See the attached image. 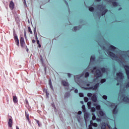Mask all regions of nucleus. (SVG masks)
Here are the masks:
<instances>
[{
  "instance_id": "obj_60",
  "label": "nucleus",
  "mask_w": 129,
  "mask_h": 129,
  "mask_svg": "<svg viewBox=\"0 0 129 129\" xmlns=\"http://www.w3.org/2000/svg\"><path fill=\"white\" fill-rule=\"evenodd\" d=\"M86 86H90V84H87Z\"/></svg>"
},
{
  "instance_id": "obj_4",
  "label": "nucleus",
  "mask_w": 129,
  "mask_h": 129,
  "mask_svg": "<svg viewBox=\"0 0 129 129\" xmlns=\"http://www.w3.org/2000/svg\"><path fill=\"white\" fill-rule=\"evenodd\" d=\"M116 75L118 78H119V79H123V74H122V73H117Z\"/></svg>"
},
{
  "instance_id": "obj_39",
  "label": "nucleus",
  "mask_w": 129,
  "mask_h": 129,
  "mask_svg": "<svg viewBox=\"0 0 129 129\" xmlns=\"http://www.w3.org/2000/svg\"><path fill=\"white\" fill-rule=\"evenodd\" d=\"M93 126H94L95 127H97L98 124L97 123H94L93 124H92Z\"/></svg>"
},
{
  "instance_id": "obj_54",
  "label": "nucleus",
  "mask_w": 129,
  "mask_h": 129,
  "mask_svg": "<svg viewBox=\"0 0 129 129\" xmlns=\"http://www.w3.org/2000/svg\"><path fill=\"white\" fill-rule=\"evenodd\" d=\"M68 77H71V74H68Z\"/></svg>"
},
{
  "instance_id": "obj_17",
  "label": "nucleus",
  "mask_w": 129,
  "mask_h": 129,
  "mask_svg": "<svg viewBox=\"0 0 129 129\" xmlns=\"http://www.w3.org/2000/svg\"><path fill=\"white\" fill-rule=\"evenodd\" d=\"M95 61V56L94 55H92L90 57V62H94Z\"/></svg>"
},
{
  "instance_id": "obj_43",
  "label": "nucleus",
  "mask_w": 129,
  "mask_h": 129,
  "mask_svg": "<svg viewBox=\"0 0 129 129\" xmlns=\"http://www.w3.org/2000/svg\"><path fill=\"white\" fill-rule=\"evenodd\" d=\"M84 88L86 90H89V89H91V88H90V87H85V88Z\"/></svg>"
},
{
  "instance_id": "obj_49",
  "label": "nucleus",
  "mask_w": 129,
  "mask_h": 129,
  "mask_svg": "<svg viewBox=\"0 0 129 129\" xmlns=\"http://www.w3.org/2000/svg\"><path fill=\"white\" fill-rule=\"evenodd\" d=\"M90 124H92V125L93 124V121H92V120H91L90 121Z\"/></svg>"
},
{
  "instance_id": "obj_12",
  "label": "nucleus",
  "mask_w": 129,
  "mask_h": 129,
  "mask_svg": "<svg viewBox=\"0 0 129 129\" xmlns=\"http://www.w3.org/2000/svg\"><path fill=\"white\" fill-rule=\"evenodd\" d=\"M117 105H116L115 108L113 109V113L116 114L117 113Z\"/></svg>"
},
{
  "instance_id": "obj_55",
  "label": "nucleus",
  "mask_w": 129,
  "mask_h": 129,
  "mask_svg": "<svg viewBox=\"0 0 129 129\" xmlns=\"http://www.w3.org/2000/svg\"><path fill=\"white\" fill-rule=\"evenodd\" d=\"M96 67H94L93 68V70H96Z\"/></svg>"
},
{
  "instance_id": "obj_14",
  "label": "nucleus",
  "mask_w": 129,
  "mask_h": 129,
  "mask_svg": "<svg viewBox=\"0 0 129 129\" xmlns=\"http://www.w3.org/2000/svg\"><path fill=\"white\" fill-rule=\"evenodd\" d=\"M123 101H124L125 102H128L129 101V98L127 97H124L122 99Z\"/></svg>"
},
{
  "instance_id": "obj_51",
  "label": "nucleus",
  "mask_w": 129,
  "mask_h": 129,
  "mask_svg": "<svg viewBox=\"0 0 129 129\" xmlns=\"http://www.w3.org/2000/svg\"><path fill=\"white\" fill-rule=\"evenodd\" d=\"M75 93H78V90L75 89Z\"/></svg>"
},
{
  "instance_id": "obj_2",
  "label": "nucleus",
  "mask_w": 129,
  "mask_h": 129,
  "mask_svg": "<svg viewBox=\"0 0 129 129\" xmlns=\"http://www.w3.org/2000/svg\"><path fill=\"white\" fill-rule=\"evenodd\" d=\"M107 53L109 56L110 57H112V58H117V56L115 55L113 52H112L111 51H107Z\"/></svg>"
},
{
  "instance_id": "obj_3",
  "label": "nucleus",
  "mask_w": 129,
  "mask_h": 129,
  "mask_svg": "<svg viewBox=\"0 0 129 129\" xmlns=\"http://www.w3.org/2000/svg\"><path fill=\"white\" fill-rule=\"evenodd\" d=\"M20 45L22 48H24V46H25V39L23 37L20 38Z\"/></svg>"
},
{
  "instance_id": "obj_58",
  "label": "nucleus",
  "mask_w": 129,
  "mask_h": 129,
  "mask_svg": "<svg viewBox=\"0 0 129 129\" xmlns=\"http://www.w3.org/2000/svg\"><path fill=\"white\" fill-rule=\"evenodd\" d=\"M35 39H36V41H37V40H38V36L37 35L35 36Z\"/></svg>"
},
{
  "instance_id": "obj_15",
  "label": "nucleus",
  "mask_w": 129,
  "mask_h": 129,
  "mask_svg": "<svg viewBox=\"0 0 129 129\" xmlns=\"http://www.w3.org/2000/svg\"><path fill=\"white\" fill-rule=\"evenodd\" d=\"M97 8L99 9L100 10H104V6L102 5H98L97 6Z\"/></svg>"
},
{
  "instance_id": "obj_18",
  "label": "nucleus",
  "mask_w": 129,
  "mask_h": 129,
  "mask_svg": "<svg viewBox=\"0 0 129 129\" xmlns=\"http://www.w3.org/2000/svg\"><path fill=\"white\" fill-rule=\"evenodd\" d=\"M99 114H100V116H104V112L103 111L100 110L99 111Z\"/></svg>"
},
{
  "instance_id": "obj_42",
  "label": "nucleus",
  "mask_w": 129,
  "mask_h": 129,
  "mask_svg": "<svg viewBox=\"0 0 129 129\" xmlns=\"http://www.w3.org/2000/svg\"><path fill=\"white\" fill-rule=\"evenodd\" d=\"M24 37L25 39H27V32L26 31H24Z\"/></svg>"
},
{
  "instance_id": "obj_36",
  "label": "nucleus",
  "mask_w": 129,
  "mask_h": 129,
  "mask_svg": "<svg viewBox=\"0 0 129 129\" xmlns=\"http://www.w3.org/2000/svg\"><path fill=\"white\" fill-rule=\"evenodd\" d=\"M79 96H80V97H84V95L83 94V93H79Z\"/></svg>"
},
{
  "instance_id": "obj_46",
  "label": "nucleus",
  "mask_w": 129,
  "mask_h": 129,
  "mask_svg": "<svg viewBox=\"0 0 129 129\" xmlns=\"http://www.w3.org/2000/svg\"><path fill=\"white\" fill-rule=\"evenodd\" d=\"M89 129H93L92 128V125H91V124L89 125Z\"/></svg>"
},
{
  "instance_id": "obj_26",
  "label": "nucleus",
  "mask_w": 129,
  "mask_h": 129,
  "mask_svg": "<svg viewBox=\"0 0 129 129\" xmlns=\"http://www.w3.org/2000/svg\"><path fill=\"white\" fill-rule=\"evenodd\" d=\"M35 120L36 121V122H37L38 126H41V123H40V121L37 119H35Z\"/></svg>"
},
{
  "instance_id": "obj_63",
  "label": "nucleus",
  "mask_w": 129,
  "mask_h": 129,
  "mask_svg": "<svg viewBox=\"0 0 129 129\" xmlns=\"http://www.w3.org/2000/svg\"><path fill=\"white\" fill-rule=\"evenodd\" d=\"M66 94L67 95H69L70 94V93H66Z\"/></svg>"
},
{
  "instance_id": "obj_50",
  "label": "nucleus",
  "mask_w": 129,
  "mask_h": 129,
  "mask_svg": "<svg viewBox=\"0 0 129 129\" xmlns=\"http://www.w3.org/2000/svg\"><path fill=\"white\" fill-rule=\"evenodd\" d=\"M81 113H82V112L81 111H79L78 112V114L80 115V114H81Z\"/></svg>"
},
{
  "instance_id": "obj_13",
  "label": "nucleus",
  "mask_w": 129,
  "mask_h": 129,
  "mask_svg": "<svg viewBox=\"0 0 129 129\" xmlns=\"http://www.w3.org/2000/svg\"><path fill=\"white\" fill-rule=\"evenodd\" d=\"M109 48L110 49V50H111V51H114V50L116 49V47H115L113 45H110Z\"/></svg>"
},
{
  "instance_id": "obj_57",
  "label": "nucleus",
  "mask_w": 129,
  "mask_h": 129,
  "mask_svg": "<svg viewBox=\"0 0 129 129\" xmlns=\"http://www.w3.org/2000/svg\"><path fill=\"white\" fill-rule=\"evenodd\" d=\"M32 43H36V40L35 39L32 40Z\"/></svg>"
},
{
  "instance_id": "obj_25",
  "label": "nucleus",
  "mask_w": 129,
  "mask_h": 129,
  "mask_svg": "<svg viewBox=\"0 0 129 129\" xmlns=\"http://www.w3.org/2000/svg\"><path fill=\"white\" fill-rule=\"evenodd\" d=\"M87 77H89V73L86 72L85 74V78H87Z\"/></svg>"
},
{
  "instance_id": "obj_48",
  "label": "nucleus",
  "mask_w": 129,
  "mask_h": 129,
  "mask_svg": "<svg viewBox=\"0 0 129 129\" xmlns=\"http://www.w3.org/2000/svg\"><path fill=\"white\" fill-rule=\"evenodd\" d=\"M25 102H26V104H29V101H28V100L27 99H26L25 100Z\"/></svg>"
},
{
  "instance_id": "obj_35",
  "label": "nucleus",
  "mask_w": 129,
  "mask_h": 129,
  "mask_svg": "<svg viewBox=\"0 0 129 129\" xmlns=\"http://www.w3.org/2000/svg\"><path fill=\"white\" fill-rule=\"evenodd\" d=\"M73 29H74V30L75 31H77V30H79V28H78V27L77 26L74 27Z\"/></svg>"
},
{
  "instance_id": "obj_41",
  "label": "nucleus",
  "mask_w": 129,
  "mask_h": 129,
  "mask_svg": "<svg viewBox=\"0 0 129 129\" xmlns=\"http://www.w3.org/2000/svg\"><path fill=\"white\" fill-rule=\"evenodd\" d=\"M82 108H83V111H85V105H83L82 107Z\"/></svg>"
},
{
  "instance_id": "obj_22",
  "label": "nucleus",
  "mask_w": 129,
  "mask_h": 129,
  "mask_svg": "<svg viewBox=\"0 0 129 129\" xmlns=\"http://www.w3.org/2000/svg\"><path fill=\"white\" fill-rule=\"evenodd\" d=\"M109 106H110V107H114V106L115 107V104L114 103H110Z\"/></svg>"
},
{
  "instance_id": "obj_24",
  "label": "nucleus",
  "mask_w": 129,
  "mask_h": 129,
  "mask_svg": "<svg viewBox=\"0 0 129 129\" xmlns=\"http://www.w3.org/2000/svg\"><path fill=\"white\" fill-rule=\"evenodd\" d=\"M28 32L30 33V34H33V32L32 31V30L31 29V27H29L28 28Z\"/></svg>"
},
{
  "instance_id": "obj_59",
  "label": "nucleus",
  "mask_w": 129,
  "mask_h": 129,
  "mask_svg": "<svg viewBox=\"0 0 129 129\" xmlns=\"http://www.w3.org/2000/svg\"><path fill=\"white\" fill-rule=\"evenodd\" d=\"M38 47H39V48H41V44L39 43V44H38Z\"/></svg>"
},
{
  "instance_id": "obj_9",
  "label": "nucleus",
  "mask_w": 129,
  "mask_h": 129,
  "mask_svg": "<svg viewBox=\"0 0 129 129\" xmlns=\"http://www.w3.org/2000/svg\"><path fill=\"white\" fill-rule=\"evenodd\" d=\"M25 116H26V118H27L29 123H31V120H30L29 115L26 111H25Z\"/></svg>"
},
{
  "instance_id": "obj_5",
  "label": "nucleus",
  "mask_w": 129,
  "mask_h": 129,
  "mask_svg": "<svg viewBox=\"0 0 129 129\" xmlns=\"http://www.w3.org/2000/svg\"><path fill=\"white\" fill-rule=\"evenodd\" d=\"M61 83L63 86H67V90L69 89V84H68V82H66V81H62Z\"/></svg>"
},
{
  "instance_id": "obj_21",
  "label": "nucleus",
  "mask_w": 129,
  "mask_h": 129,
  "mask_svg": "<svg viewBox=\"0 0 129 129\" xmlns=\"http://www.w3.org/2000/svg\"><path fill=\"white\" fill-rule=\"evenodd\" d=\"M101 71H102L103 73H105V72H106V69H105V68H102L101 69Z\"/></svg>"
},
{
  "instance_id": "obj_16",
  "label": "nucleus",
  "mask_w": 129,
  "mask_h": 129,
  "mask_svg": "<svg viewBox=\"0 0 129 129\" xmlns=\"http://www.w3.org/2000/svg\"><path fill=\"white\" fill-rule=\"evenodd\" d=\"M88 113H84V119L85 120V121H86V120H87V118H88Z\"/></svg>"
},
{
  "instance_id": "obj_6",
  "label": "nucleus",
  "mask_w": 129,
  "mask_h": 129,
  "mask_svg": "<svg viewBox=\"0 0 129 129\" xmlns=\"http://www.w3.org/2000/svg\"><path fill=\"white\" fill-rule=\"evenodd\" d=\"M98 86H99V83H97L94 85V86L90 87V88L92 90H96L97 88H98Z\"/></svg>"
},
{
  "instance_id": "obj_28",
  "label": "nucleus",
  "mask_w": 129,
  "mask_h": 129,
  "mask_svg": "<svg viewBox=\"0 0 129 129\" xmlns=\"http://www.w3.org/2000/svg\"><path fill=\"white\" fill-rule=\"evenodd\" d=\"M89 10L90 11V12H93L94 11V8H93V7H90L89 8Z\"/></svg>"
},
{
  "instance_id": "obj_45",
  "label": "nucleus",
  "mask_w": 129,
  "mask_h": 129,
  "mask_svg": "<svg viewBox=\"0 0 129 129\" xmlns=\"http://www.w3.org/2000/svg\"><path fill=\"white\" fill-rule=\"evenodd\" d=\"M49 86L52 90H54V88L53 87V86L52 85H49Z\"/></svg>"
},
{
  "instance_id": "obj_37",
  "label": "nucleus",
  "mask_w": 129,
  "mask_h": 129,
  "mask_svg": "<svg viewBox=\"0 0 129 129\" xmlns=\"http://www.w3.org/2000/svg\"><path fill=\"white\" fill-rule=\"evenodd\" d=\"M91 110L92 112H95V108L94 107H92L91 109Z\"/></svg>"
},
{
  "instance_id": "obj_19",
  "label": "nucleus",
  "mask_w": 129,
  "mask_h": 129,
  "mask_svg": "<svg viewBox=\"0 0 129 129\" xmlns=\"http://www.w3.org/2000/svg\"><path fill=\"white\" fill-rule=\"evenodd\" d=\"M107 12H108V10L107 9H105L104 11H103L101 13V16H104V15H105V14H106Z\"/></svg>"
},
{
  "instance_id": "obj_27",
  "label": "nucleus",
  "mask_w": 129,
  "mask_h": 129,
  "mask_svg": "<svg viewBox=\"0 0 129 129\" xmlns=\"http://www.w3.org/2000/svg\"><path fill=\"white\" fill-rule=\"evenodd\" d=\"M87 105L89 108L91 107V102H90V101L88 102Z\"/></svg>"
},
{
  "instance_id": "obj_53",
  "label": "nucleus",
  "mask_w": 129,
  "mask_h": 129,
  "mask_svg": "<svg viewBox=\"0 0 129 129\" xmlns=\"http://www.w3.org/2000/svg\"><path fill=\"white\" fill-rule=\"evenodd\" d=\"M96 120H97V121H100L101 119H100V118H97L96 119Z\"/></svg>"
},
{
  "instance_id": "obj_62",
  "label": "nucleus",
  "mask_w": 129,
  "mask_h": 129,
  "mask_svg": "<svg viewBox=\"0 0 129 129\" xmlns=\"http://www.w3.org/2000/svg\"><path fill=\"white\" fill-rule=\"evenodd\" d=\"M116 85H117V86H118V85H119V83H117Z\"/></svg>"
},
{
  "instance_id": "obj_47",
  "label": "nucleus",
  "mask_w": 129,
  "mask_h": 129,
  "mask_svg": "<svg viewBox=\"0 0 129 129\" xmlns=\"http://www.w3.org/2000/svg\"><path fill=\"white\" fill-rule=\"evenodd\" d=\"M49 86L52 85V82H51V80H49Z\"/></svg>"
},
{
  "instance_id": "obj_7",
  "label": "nucleus",
  "mask_w": 129,
  "mask_h": 129,
  "mask_svg": "<svg viewBox=\"0 0 129 129\" xmlns=\"http://www.w3.org/2000/svg\"><path fill=\"white\" fill-rule=\"evenodd\" d=\"M91 99L93 102H96V101H97V97H96V95L93 94L91 97Z\"/></svg>"
},
{
  "instance_id": "obj_34",
  "label": "nucleus",
  "mask_w": 129,
  "mask_h": 129,
  "mask_svg": "<svg viewBox=\"0 0 129 129\" xmlns=\"http://www.w3.org/2000/svg\"><path fill=\"white\" fill-rule=\"evenodd\" d=\"M87 96L88 97H92V94L91 93H88L87 94Z\"/></svg>"
},
{
  "instance_id": "obj_1",
  "label": "nucleus",
  "mask_w": 129,
  "mask_h": 129,
  "mask_svg": "<svg viewBox=\"0 0 129 129\" xmlns=\"http://www.w3.org/2000/svg\"><path fill=\"white\" fill-rule=\"evenodd\" d=\"M95 77H96L97 78H100V77H102V73L100 71V70L97 69L94 73Z\"/></svg>"
},
{
  "instance_id": "obj_52",
  "label": "nucleus",
  "mask_w": 129,
  "mask_h": 129,
  "mask_svg": "<svg viewBox=\"0 0 129 129\" xmlns=\"http://www.w3.org/2000/svg\"><path fill=\"white\" fill-rule=\"evenodd\" d=\"M36 42L37 44H40V41L39 40H36Z\"/></svg>"
},
{
  "instance_id": "obj_23",
  "label": "nucleus",
  "mask_w": 129,
  "mask_h": 129,
  "mask_svg": "<svg viewBox=\"0 0 129 129\" xmlns=\"http://www.w3.org/2000/svg\"><path fill=\"white\" fill-rule=\"evenodd\" d=\"M92 115H93V116L92 117V120H95V119H96V116H95L94 113H92Z\"/></svg>"
},
{
  "instance_id": "obj_31",
  "label": "nucleus",
  "mask_w": 129,
  "mask_h": 129,
  "mask_svg": "<svg viewBox=\"0 0 129 129\" xmlns=\"http://www.w3.org/2000/svg\"><path fill=\"white\" fill-rule=\"evenodd\" d=\"M88 98H87V97H85L84 98V100L85 101V102H88Z\"/></svg>"
},
{
  "instance_id": "obj_11",
  "label": "nucleus",
  "mask_w": 129,
  "mask_h": 129,
  "mask_svg": "<svg viewBox=\"0 0 129 129\" xmlns=\"http://www.w3.org/2000/svg\"><path fill=\"white\" fill-rule=\"evenodd\" d=\"M13 100L14 103H18V98L17 97V96H13Z\"/></svg>"
},
{
  "instance_id": "obj_33",
  "label": "nucleus",
  "mask_w": 129,
  "mask_h": 129,
  "mask_svg": "<svg viewBox=\"0 0 129 129\" xmlns=\"http://www.w3.org/2000/svg\"><path fill=\"white\" fill-rule=\"evenodd\" d=\"M100 105H97V106H96V109H97V110H100Z\"/></svg>"
},
{
  "instance_id": "obj_29",
  "label": "nucleus",
  "mask_w": 129,
  "mask_h": 129,
  "mask_svg": "<svg viewBox=\"0 0 129 129\" xmlns=\"http://www.w3.org/2000/svg\"><path fill=\"white\" fill-rule=\"evenodd\" d=\"M106 81V80L105 79H102L100 81L101 83H104Z\"/></svg>"
},
{
  "instance_id": "obj_32",
  "label": "nucleus",
  "mask_w": 129,
  "mask_h": 129,
  "mask_svg": "<svg viewBox=\"0 0 129 129\" xmlns=\"http://www.w3.org/2000/svg\"><path fill=\"white\" fill-rule=\"evenodd\" d=\"M15 42H16V44L17 45V46H19L20 41L19 40V39H17V40H15Z\"/></svg>"
},
{
  "instance_id": "obj_8",
  "label": "nucleus",
  "mask_w": 129,
  "mask_h": 129,
  "mask_svg": "<svg viewBox=\"0 0 129 129\" xmlns=\"http://www.w3.org/2000/svg\"><path fill=\"white\" fill-rule=\"evenodd\" d=\"M14 2L13 1H11L9 4V8L10 10H14Z\"/></svg>"
},
{
  "instance_id": "obj_56",
  "label": "nucleus",
  "mask_w": 129,
  "mask_h": 129,
  "mask_svg": "<svg viewBox=\"0 0 129 129\" xmlns=\"http://www.w3.org/2000/svg\"><path fill=\"white\" fill-rule=\"evenodd\" d=\"M26 48L27 52H29V48H28V47L26 46Z\"/></svg>"
},
{
  "instance_id": "obj_20",
  "label": "nucleus",
  "mask_w": 129,
  "mask_h": 129,
  "mask_svg": "<svg viewBox=\"0 0 129 129\" xmlns=\"http://www.w3.org/2000/svg\"><path fill=\"white\" fill-rule=\"evenodd\" d=\"M106 128V125L105 124V123H102V126H101V129H105Z\"/></svg>"
},
{
  "instance_id": "obj_38",
  "label": "nucleus",
  "mask_w": 129,
  "mask_h": 129,
  "mask_svg": "<svg viewBox=\"0 0 129 129\" xmlns=\"http://www.w3.org/2000/svg\"><path fill=\"white\" fill-rule=\"evenodd\" d=\"M102 97L103 99H105V100H106V99H107V96L106 95H103Z\"/></svg>"
},
{
  "instance_id": "obj_61",
  "label": "nucleus",
  "mask_w": 129,
  "mask_h": 129,
  "mask_svg": "<svg viewBox=\"0 0 129 129\" xmlns=\"http://www.w3.org/2000/svg\"><path fill=\"white\" fill-rule=\"evenodd\" d=\"M64 2L66 3V5H68V2H67V1H66L65 0H64Z\"/></svg>"
},
{
  "instance_id": "obj_64",
  "label": "nucleus",
  "mask_w": 129,
  "mask_h": 129,
  "mask_svg": "<svg viewBox=\"0 0 129 129\" xmlns=\"http://www.w3.org/2000/svg\"><path fill=\"white\" fill-rule=\"evenodd\" d=\"M101 0H95L96 2H100Z\"/></svg>"
},
{
  "instance_id": "obj_10",
  "label": "nucleus",
  "mask_w": 129,
  "mask_h": 129,
  "mask_svg": "<svg viewBox=\"0 0 129 129\" xmlns=\"http://www.w3.org/2000/svg\"><path fill=\"white\" fill-rule=\"evenodd\" d=\"M8 124L10 127H12L13 126V120L12 119V118H9V121H8Z\"/></svg>"
},
{
  "instance_id": "obj_44",
  "label": "nucleus",
  "mask_w": 129,
  "mask_h": 129,
  "mask_svg": "<svg viewBox=\"0 0 129 129\" xmlns=\"http://www.w3.org/2000/svg\"><path fill=\"white\" fill-rule=\"evenodd\" d=\"M125 87L126 88H128L129 87V82L127 83V84L125 85Z\"/></svg>"
},
{
  "instance_id": "obj_30",
  "label": "nucleus",
  "mask_w": 129,
  "mask_h": 129,
  "mask_svg": "<svg viewBox=\"0 0 129 129\" xmlns=\"http://www.w3.org/2000/svg\"><path fill=\"white\" fill-rule=\"evenodd\" d=\"M112 5L113 7H117V3L113 2H112Z\"/></svg>"
},
{
  "instance_id": "obj_40",
  "label": "nucleus",
  "mask_w": 129,
  "mask_h": 129,
  "mask_svg": "<svg viewBox=\"0 0 129 129\" xmlns=\"http://www.w3.org/2000/svg\"><path fill=\"white\" fill-rule=\"evenodd\" d=\"M14 40L15 41L17 40H19V38H18V36H14Z\"/></svg>"
}]
</instances>
